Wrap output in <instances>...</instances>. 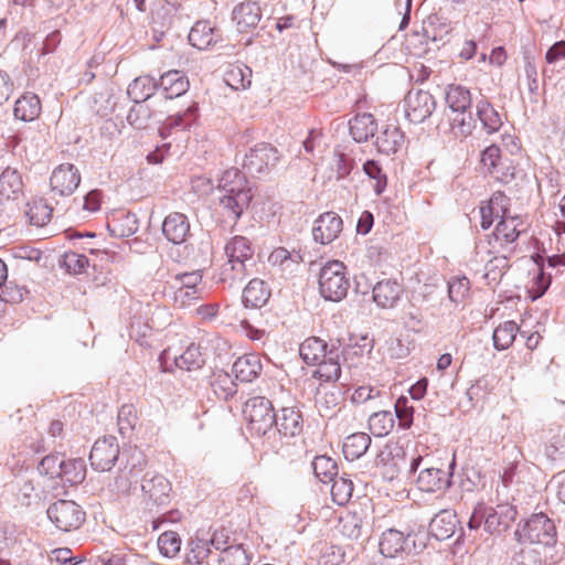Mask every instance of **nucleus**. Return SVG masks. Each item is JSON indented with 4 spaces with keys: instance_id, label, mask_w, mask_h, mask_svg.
I'll return each instance as SVG.
<instances>
[{
    "instance_id": "1",
    "label": "nucleus",
    "mask_w": 565,
    "mask_h": 565,
    "mask_svg": "<svg viewBox=\"0 0 565 565\" xmlns=\"http://www.w3.org/2000/svg\"><path fill=\"white\" fill-rule=\"evenodd\" d=\"M218 186L224 192L221 198L222 207L230 217L237 220L253 199L247 179L238 169L231 168L222 174Z\"/></svg>"
},
{
    "instance_id": "2",
    "label": "nucleus",
    "mask_w": 565,
    "mask_h": 565,
    "mask_svg": "<svg viewBox=\"0 0 565 565\" xmlns=\"http://www.w3.org/2000/svg\"><path fill=\"white\" fill-rule=\"evenodd\" d=\"M226 262L221 266L220 277L223 282L242 281L248 275V267L254 263V248L244 236H234L225 245Z\"/></svg>"
},
{
    "instance_id": "3",
    "label": "nucleus",
    "mask_w": 565,
    "mask_h": 565,
    "mask_svg": "<svg viewBox=\"0 0 565 565\" xmlns=\"http://www.w3.org/2000/svg\"><path fill=\"white\" fill-rule=\"evenodd\" d=\"M525 230L526 226L521 216H503L495 225L493 232L487 235L483 241L477 243L476 254L481 259H484L491 256V254L502 253L515 243Z\"/></svg>"
},
{
    "instance_id": "4",
    "label": "nucleus",
    "mask_w": 565,
    "mask_h": 565,
    "mask_svg": "<svg viewBox=\"0 0 565 565\" xmlns=\"http://www.w3.org/2000/svg\"><path fill=\"white\" fill-rule=\"evenodd\" d=\"M318 282L320 295L326 300H342L350 287L345 265L339 260L328 262L320 270Z\"/></svg>"
},
{
    "instance_id": "5",
    "label": "nucleus",
    "mask_w": 565,
    "mask_h": 565,
    "mask_svg": "<svg viewBox=\"0 0 565 565\" xmlns=\"http://www.w3.org/2000/svg\"><path fill=\"white\" fill-rule=\"evenodd\" d=\"M244 417L250 435L265 436L271 430L276 414L271 402L263 396L249 398L244 406Z\"/></svg>"
},
{
    "instance_id": "6",
    "label": "nucleus",
    "mask_w": 565,
    "mask_h": 565,
    "mask_svg": "<svg viewBox=\"0 0 565 565\" xmlns=\"http://www.w3.org/2000/svg\"><path fill=\"white\" fill-rule=\"evenodd\" d=\"M515 535L521 544L551 546L556 542V527L546 514L536 513L516 530Z\"/></svg>"
},
{
    "instance_id": "7",
    "label": "nucleus",
    "mask_w": 565,
    "mask_h": 565,
    "mask_svg": "<svg viewBox=\"0 0 565 565\" xmlns=\"http://www.w3.org/2000/svg\"><path fill=\"white\" fill-rule=\"evenodd\" d=\"M47 515L60 530L66 532L78 529L85 521V512L70 500L53 503L47 510Z\"/></svg>"
},
{
    "instance_id": "8",
    "label": "nucleus",
    "mask_w": 565,
    "mask_h": 565,
    "mask_svg": "<svg viewBox=\"0 0 565 565\" xmlns=\"http://www.w3.org/2000/svg\"><path fill=\"white\" fill-rule=\"evenodd\" d=\"M480 161L488 172L500 182H509L514 178L515 161L503 156L495 145H491L482 151Z\"/></svg>"
},
{
    "instance_id": "9",
    "label": "nucleus",
    "mask_w": 565,
    "mask_h": 565,
    "mask_svg": "<svg viewBox=\"0 0 565 565\" xmlns=\"http://www.w3.org/2000/svg\"><path fill=\"white\" fill-rule=\"evenodd\" d=\"M434 96L424 89H411L404 98V110L411 122L419 124L427 119L435 110Z\"/></svg>"
},
{
    "instance_id": "10",
    "label": "nucleus",
    "mask_w": 565,
    "mask_h": 565,
    "mask_svg": "<svg viewBox=\"0 0 565 565\" xmlns=\"http://www.w3.org/2000/svg\"><path fill=\"white\" fill-rule=\"evenodd\" d=\"M119 456V445L116 437H104L95 441L90 454V465L95 470L109 471Z\"/></svg>"
},
{
    "instance_id": "11",
    "label": "nucleus",
    "mask_w": 565,
    "mask_h": 565,
    "mask_svg": "<svg viewBox=\"0 0 565 565\" xmlns=\"http://www.w3.org/2000/svg\"><path fill=\"white\" fill-rule=\"evenodd\" d=\"M81 180V173L74 164L62 163L53 170L50 188L55 195L68 196L78 188Z\"/></svg>"
},
{
    "instance_id": "12",
    "label": "nucleus",
    "mask_w": 565,
    "mask_h": 565,
    "mask_svg": "<svg viewBox=\"0 0 565 565\" xmlns=\"http://www.w3.org/2000/svg\"><path fill=\"white\" fill-rule=\"evenodd\" d=\"M414 533L404 534L401 531L390 529L385 531L380 540V552L385 557H396L412 551L411 544L415 546Z\"/></svg>"
},
{
    "instance_id": "13",
    "label": "nucleus",
    "mask_w": 565,
    "mask_h": 565,
    "mask_svg": "<svg viewBox=\"0 0 565 565\" xmlns=\"http://www.w3.org/2000/svg\"><path fill=\"white\" fill-rule=\"evenodd\" d=\"M141 491L143 498L152 504L164 505L171 500L172 486L164 476L156 473L143 478Z\"/></svg>"
},
{
    "instance_id": "14",
    "label": "nucleus",
    "mask_w": 565,
    "mask_h": 565,
    "mask_svg": "<svg viewBox=\"0 0 565 565\" xmlns=\"http://www.w3.org/2000/svg\"><path fill=\"white\" fill-rule=\"evenodd\" d=\"M278 160L277 150L269 143H258L245 156L244 167L252 173H263Z\"/></svg>"
},
{
    "instance_id": "15",
    "label": "nucleus",
    "mask_w": 565,
    "mask_h": 565,
    "mask_svg": "<svg viewBox=\"0 0 565 565\" xmlns=\"http://www.w3.org/2000/svg\"><path fill=\"white\" fill-rule=\"evenodd\" d=\"M232 19L239 33H248L257 28L262 9L257 2L247 0L234 8Z\"/></svg>"
},
{
    "instance_id": "16",
    "label": "nucleus",
    "mask_w": 565,
    "mask_h": 565,
    "mask_svg": "<svg viewBox=\"0 0 565 565\" xmlns=\"http://www.w3.org/2000/svg\"><path fill=\"white\" fill-rule=\"evenodd\" d=\"M341 231V217L333 212H327L317 218L312 228V235L316 242L329 244L339 236Z\"/></svg>"
},
{
    "instance_id": "17",
    "label": "nucleus",
    "mask_w": 565,
    "mask_h": 565,
    "mask_svg": "<svg viewBox=\"0 0 565 565\" xmlns=\"http://www.w3.org/2000/svg\"><path fill=\"white\" fill-rule=\"evenodd\" d=\"M274 424L281 436H298L303 428L302 414L296 406L282 407L276 414Z\"/></svg>"
},
{
    "instance_id": "18",
    "label": "nucleus",
    "mask_w": 565,
    "mask_h": 565,
    "mask_svg": "<svg viewBox=\"0 0 565 565\" xmlns=\"http://www.w3.org/2000/svg\"><path fill=\"white\" fill-rule=\"evenodd\" d=\"M263 371L260 356L255 353H247L236 359L232 372L236 380L249 383L257 379Z\"/></svg>"
},
{
    "instance_id": "19",
    "label": "nucleus",
    "mask_w": 565,
    "mask_h": 565,
    "mask_svg": "<svg viewBox=\"0 0 565 565\" xmlns=\"http://www.w3.org/2000/svg\"><path fill=\"white\" fill-rule=\"evenodd\" d=\"M162 232L173 244H181L190 234L188 217L179 212L170 213L163 221Z\"/></svg>"
},
{
    "instance_id": "20",
    "label": "nucleus",
    "mask_w": 565,
    "mask_h": 565,
    "mask_svg": "<svg viewBox=\"0 0 565 565\" xmlns=\"http://www.w3.org/2000/svg\"><path fill=\"white\" fill-rule=\"evenodd\" d=\"M403 294V286L395 280L384 279L373 288V299L382 308H393Z\"/></svg>"
},
{
    "instance_id": "21",
    "label": "nucleus",
    "mask_w": 565,
    "mask_h": 565,
    "mask_svg": "<svg viewBox=\"0 0 565 565\" xmlns=\"http://www.w3.org/2000/svg\"><path fill=\"white\" fill-rule=\"evenodd\" d=\"M514 515L515 511L508 505H498L497 508L487 507L484 530L490 534L501 533L509 527Z\"/></svg>"
},
{
    "instance_id": "22",
    "label": "nucleus",
    "mask_w": 565,
    "mask_h": 565,
    "mask_svg": "<svg viewBox=\"0 0 565 565\" xmlns=\"http://www.w3.org/2000/svg\"><path fill=\"white\" fill-rule=\"evenodd\" d=\"M23 180L21 174L7 168L0 174V201H15L23 195Z\"/></svg>"
},
{
    "instance_id": "23",
    "label": "nucleus",
    "mask_w": 565,
    "mask_h": 565,
    "mask_svg": "<svg viewBox=\"0 0 565 565\" xmlns=\"http://www.w3.org/2000/svg\"><path fill=\"white\" fill-rule=\"evenodd\" d=\"M416 483L420 491L437 492L445 490L450 484V480L444 470L427 468L419 472Z\"/></svg>"
},
{
    "instance_id": "24",
    "label": "nucleus",
    "mask_w": 565,
    "mask_h": 565,
    "mask_svg": "<svg viewBox=\"0 0 565 565\" xmlns=\"http://www.w3.org/2000/svg\"><path fill=\"white\" fill-rule=\"evenodd\" d=\"M376 130L377 124L372 114H358L350 120V134L358 142L367 141Z\"/></svg>"
},
{
    "instance_id": "25",
    "label": "nucleus",
    "mask_w": 565,
    "mask_h": 565,
    "mask_svg": "<svg viewBox=\"0 0 565 565\" xmlns=\"http://www.w3.org/2000/svg\"><path fill=\"white\" fill-rule=\"evenodd\" d=\"M270 297V290L259 279H252L243 290V303L245 307L260 308Z\"/></svg>"
},
{
    "instance_id": "26",
    "label": "nucleus",
    "mask_w": 565,
    "mask_h": 565,
    "mask_svg": "<svg viewBox=\"0 0 565 565\" xmlns=\"http://www.w3.org/2000/svg\"><path fill=\"white\" fill-rule=\"evenodd\" d=\"M327 350L326 341L318 337H310L300 344L299 354L307 364L315 365L327 358Z\"/></svg>"
},
{
    "instance_id": "27",
    "label": "nucleus",
    "mask_w": 565,
    "mask_h": 565,
    "mask_svg": "<svg viewBox=\"0 0 565 565\" xmlns=\"http://www.w3.org/2000/svg\"><path fill=\"white\" fill-rule=\"evenodd\" d=\"M17 119L22 121H32L41 114V102L35 94L22 95L14 105L13 109Z\"/></svg>"
},
{
    "instance_id": "28",
    "label": "nucleus",
    "mask_w": 565,
    "mask_h": 565,
    "mask_svg": "<svg viewBox=\"0 0 565 565\" xmlns=\"http://www.w3.org/2000/svg\"><path fill=\"white\" fill-rule=\"evenodd\" d=\"M160 86L167 98L179 97L189 88L188 78L179 71H169L160 78Z\"/></svg>"
},
{
    "instance_id": "29",
    "label": "nucleus",
    "mask_w": 565,
    "mask_h": 565,
    "mask_svg": "<svg viewBox=\"0 0 565 565\" xmlns=\"http://www.w3.org/2000/svg\"><path fill=\"white\" fill-rule=\"evenodd\" d=\"M224 81L235 90L246 89L252 84V70L244 64H231L225 71Z\"/></svg>"
},
{
    "instance_id": "30",
    "label": "nucleus",
    "mask_w": 565,
    "mask_h": 565,
    "mask_svg": "<svg viewBox=\"0 0 565 565\" xmlns=\"http://www.w3.org/2000/svg\"><path fill=\"white\" fill-rule=\"evenodd\" d=\"M445 100L452 113L470 110L471 108L470 90L461 85H448L446 88Z\"/></svg>"
},
{
    "instance_id": "31",
    "label": "nucleus",
    "mask_w": 565,
    "mask_h": 565,
    "mask_svg": "<svg viewBox=\"0 0 565 565\" xmlns=\"http://www.w3.org/2000/svg\"><path fill=\"white\" fill-rule=\"evenodd\" d=\"M371 445V438L365 433H355L348 436L343 443L342 451L348 460L362 457Z\"/></svg>"
},
{
    "instance_id": "32",
    "label": "nucleus",
    "mask_w": 565,
    "mask_h": 565,
    "mask_svg": "<svg viewBox=\"0 0 565 565\" xmlns=\"http://www.w3.org/2000/svg\"><path fill=\"white\" fill-rule=\"evenodd\" d=\"M189 42L199 50H205L215 42L214 29L209 21H198L189 33Z\"/></svg>"
},
{
    "instance_id": "33",
    "label": "nucleus",
    "mask_w": 565,
    "mask_h": 565,
    "mask_svg": "<svg viewBox=\"0 0 565 565\" xmlns=\"http://www.w3.org/2000/svg\"><path fill=\"white\" fill-rule=\"evenodd\" d=\"M210 385L220 399L227 401L236 393L235 382L224 370H216L212 373Z\"/></svg>"
},
{
    "instance_id": "34",
    "label": "nucleus",
    "mask_w": 565,
    "mask_h": 565,
    "mask_svg": "<svg viewBox=\"0 0 565 565\" xmlns=\"http://www.w3.org/2000/svg\"><path fill=\"white\" fill-rule=\"evenodd\" d=\"M172 358L175 365L185 371L199 370L204 364L201 347L194 342H191L179 356L173 355Z\"/></svg>"
},
{
    "instance_id": "35",
    "label": "nucleus",
    "mask_w": 565,
    "mask_h": 565,
    "mask_svg": "<svg viewBox=\"0 0 565 565\" xmlns=\"http://www.w3.org/2000/svg\"><path fill=\"white\" fill-rule=\"evenodd\" d=\"M156 82L152 77L143 75L135 78L129 84L127 93L135 103H145L153 95Z\"/></svg>"
},
{
    "instance_id": "36",
    "label": "nucleus",
    "mask_w": 565,
    "mask_h": 565,
    "mask_svg": "<svg viewBox=\"0 0 565 565\" xmlns=\"http://www.w3.org/2000/svg\"><path fill=\"white\" fill-rule=\"evenodd\" d=\"M363 519L358 511L347 510L339 516L338 529L349 539H358L362 533Z\"/></svg>"
},
{
    "instance_id": "37",
    "label": "nucleus",
    "mask_w": 565,
    "mask_h": 565,
    "mask_svg": "<svg viewBox=\"0 0 565 565\" xmlns=\"http://www.w3.org/2000/svg\"><path fill=\"white\" fill-rule=\"evenodd\" d=\"M86 465L83 459L64 460L60 478L64 484H79L85 480Z\"/></svg>"
},
{
    "instance_id": "38",
    "label": "nucleus",
    "mask_w": 565,
    "mask_h": 565,
    "mask_svg": "<svg viewBox=\"0 0 565 565\" xmlns=\"http://www.w3.org/2000/svg\"><path fill=\"white\" fill-rule=\"evenodd\" d=\"M519 332V326L514 321H504L500 323L493 331V345L497 350L509 349Z\"/></svg>"
},
{
    "instance_id": "39",
    "label": "nucleus",
    "mask_w": 565,
    "mask_h": 565,
    "mask_svg": "<svg viewBox=\"0 0 565 565\" xmlns=\"http://www.w3.org/2000/svg\"><path fill=\"white\" fill-rule=\"evenodd\" d=\"M477 115L488 134H493L500 129L502 125L501 117L490 103L480 100L477 105Z\"/></svg>"
},
{
    "instance_id": "40",
    "label": "nucleus",
    "mask_w": 565,
    "mask_h": 565,
    "mask_svg": "<svg viewBox=\"0 0 565 565\" xmlns=\"http://www.w3.org/2000/svg\"><path fill=\"white\" fill-rule=\"evenodd\" d=\"M403 143V134L397 127H387L376 140L379 150L383 153H395Z\"/></svg>"
},
{
    "instance_id": "41",
    "label": "nucleus",
    "mask_w": 565,
    "mask_h": 565,
    "mask_svg": "<svg viewBox=\"0 0 565 565\" xmlns=\"http://www.w3.org/2000/svg\"><path fill=\"white\" fill-rule=\"evenodd\" d=\"M316 365L317 370L313 373V377L318 379L320 382L334 383L340 379L341 366L337 359L327 356Z\"/></svg>"
},
{
    "instance_id": "42",
    "label": "nucleus",
    "mask_w": 565,
    "mask_h": 565,
    "mask_svg": "<svg viewBox=\"0 0 565 565\" xmlns=\"http://www.w3.org/2000/svg\"><path fill=\"white\" fill-rule=\"evenodd\" d=\"M394 423V416L391 412H376L369 418V429L374 436L383 437L391 433Z\"/></svg>"
},
{
    "instance_id": "43",
    "label": "nucleus",
    "mask_w": 565,
    "mask_h": 565,
    "mask_svg": "<svg viewBox=\"0 0 565 565\" xmlns=\"http://www.w3.org/2000/svg\"><path fill=\"white\" fill-rule=\"evenodd\" d=\"M450 118V129L456 137L466 138L472 134L475 119L470 110L454 111Z\"/></svg>"
},
{
    "instance_id": "44",
    "label": "nucleus",
    "mask_w": 565,
    "mask_h": 565,
    "mask_svg": "<svg viewBox=\"0 0 565 565\" xmlns=\"http://www.w3.org/2000/svg\"><path fill=\"white\" fill-rule=\"evenodd\" d=\"M53 209L42 199L33 200L28 205L26 215L30 223L35 226H44L52 217Z\"/></svg>"
},
{
    "instance_id": "45",
    "label": "nucleus",
    "mask_w": 565,
    "mask_h": 565,
    "mask_svg": "<svg viewBox=\"0 0 565 565\" xmlns=\"http://www.w3.org/2000/svg\"><path fill=\"white\" fill-rule=\"evenodd\" d=\"M312 468L316 477L321 482H330L338 475V466L335 461L328 456H317L312 461Z\"/></svg>"
},
{
    "instance_id": "46",
    "label": "nucleus",
    "mask_w": 565,
    "mask_h": 565,
    "mask_svg": "<svg viewBox=\"0 0 565 565\" xmlns=\"http://www.w3.org/2000/svg\"><path fill=\"white\" fill-rule=\"evenodd\" d=\"M157 545L162 556L173 558L180 553L181 537L174 531H166L159 535Z\"/></svg>"
},
{
    "instance_id": "47",
    "label": "nucleus",
    "mask_w": 565,
    "mask_h": 565,
    "mask_svg": "<svg viewBox=\"0 0 565 565\" xmlns=\"http://www.w3.org/2000/svg\"><path fill=\"white\" fill-rule=\"evenodd\" d=\"M210 547L206 540L194 539L190 542V550L185 556L188 565H209Z\"/></svg>"
},
{
    "instance_id": "48",
    "label": "nucleus",
    "mask_w": 565,
    "mask_h": 565,
    "mask_svg": "<svg viewBox=\"0 0 565 565\" xmlns=\"http://www.w3.org/2000/svg\"><path fill=\"white\" fill-rule=\"evenodd\" d=\"M492 255V258H490L486 264L484 277L490 281H498L507 273L509 268V259L507 255L501 253Z\"/></svg>"
},
{
    "instance_id": "49",
    "label": "nucleus",
    "mask_w": 565,
    "mask_h": 565,
    "mask_svg": "<svg viewBox=\"0 0 565 565\" xmlns=\"http://www.w3.org/2000/svg\"><path fill=\"white\" fill-rule=\"evenodd\" d=\"M331 481V497L333 502L339 505L348 503L353 493L352 481L343 477L334 478Z\"/></svg>"
},
{
    "instance_id": "50",
    "label": "nucleus",
    "mask_w": 565,
    "mask_h": 565,
    "mask_svg": "<svg viewBox=\"0 0 565 565\" xmlns=\"http://www.w3.org/2000/svg\"><path fill=\"white\" fill-rule=\"evenodd\" d=\"M249 557L241 545H232L221 552L218 565H248Z\"/></svg>"
},
{
    "instance_id": "51",
    "label": "nucleus",
    "mask_w": 565,
    "mask_h": 565,
    "mask_svg": "<svg viewBox=\"0 0 565 565\" xmlns=\"http://www.w3.org/2000/svg\"><path fill=\"white\" fill-rule=\"evenodd\" d=\"M26 294L28 290L25 286L20 285L14 280L6 282L3 286L0 285V300L6 303H20Z\"/></svg>"
},
{
    "instance_id": "52",
    "label": "nucleus",
    "mask_w": 565,
    "mask_h": 565,
    "mask_svg": "<svg viewBox=\"0 0 565 565\" xmlns=\"http://www.w3.org/2000/svg\"><path fill=\"white\" fill-rule=\"evenodd\" d=\"M152 113L148 105L143 103H136V105L129 110L127 116L128 122L137 128L145 129L149 126Z\"/></svg>"
},
{
    "instance_id": "53",
    "label": "nucleus",
    "mask_w": 565,
    "mask_h": 565,
    "mask_svg": "<svg viewBox=\"0 0 565 565\" xmlns=\"http://www.w3.org/2000/svg\"><path fill=\"white\" fill-rule=\"evenodd\" d=\"M139 424L138 409L134 404H124L118 412V426L120 431L135 430Z\"/></svg>"
},
{
    "instance_id": "54",
    "label": "nucleus",
    "mask_w": 565,
    "mask_h": 565,
    "mask_svg": "<svg viewBox=\"0 0 565 565\" xmlns=\"http://www.w3.org/2000/svg\"><path fill=\"white\" fill-rule=\"evenodd\" d=\"M196 111L198 107L195 105H191L182 114L170 116L164 122V129L189 128L195 121Z\"/></svg>"
},
{
    "instance_id": "55",
    "label": "nucleus",
    "mask_w": 565,
    "mask_h": 565,
    "mask_svg": "<svg viewBox=\"0 0 565 565\" xmlns=\"http://www.w3.org/2000/svg\"><path fill=\"white\" fill-rule=\"evenodd\" d=\"M552 281L551 275H546L543 268L537 264L536 274L532 280L531 286L529 287V297L532 300H536L542 297L545 291L548 289Z\"/></svg>"
},
{
    "instance_id": "56",
    "label": "nucleus",
    "mask_w": 565,
    "mask_h": 565,
    "mask_svg": "<svg viewBox=\"0 0 565 565\" xmlns=\"http://www.w3.org/2000/svg\"><path fill=\"white\" fill-rule=\"evenodd\" d=\"M363 171L375 181L374 190L376 194H381L387 185V178L379 162L375 160L366 161L363 164Z\"/></svg>"
},
{
    "instance_id": "57",
    "label": "nucleus",
    "mask_w": 565,
    "mask_h": 565,
    "mask_svg": "<svg viewBox=\"0 0 565 565\" xmlns=\"http://www.w3.org/2000/svg\"><path fill=\"white\" fill-rule=\"evenodd\" d=\"M470 281L467 277H455L448 284V295L454 302H462L469 295Z\"/></svg>"
},
{
    "instance_id": "58",
    "label": "nucleus",
    "mask_w": 565,
    "mask_h": 565,
    "mask_svg": "<svg viewBox=\"0 0 565 565\" xmlns=\"http://www.w3.org/2000/svg\"><path fill=\"white\" fill-rule=\"evenodd\" d=\"M395 413L402 428L408 429L413 424V406L408 405L406 397H399L395 403Z\"/></svg>"
},
{
    "instance_id": "59",
    "label": "nucleus",
    "mask_w": 565,
    "mask_h": 565,
    "mask_svg": "<svg viewBox=\"0 0 565 565\" xmlns=\"http://www.w3.org/2000/svg\"><path fill=\"white\" fill-rule=\"evenodd\" d=\"M64 460H61L55 455H49L44 457L40 465H39V471L43 475L50 476V477H58L61 475V470L63 468Z\"/></svg>"
},
{
    "instance_id": "60",
    "label": "nucleus",
    "mask_w": 565,
    "mask_h": 565,
    "mask_svg": "<svg viewBox=\"0 0 565 565\" xmlns=\"http://www.w3.org/2000/svg\"><path fill=\"white\" fill-rule=\"evenodd\" d=\"M103 192L98 189L89 191L83 200V210L88 213H95L100 210L103 203Z\"/></svg>"
},
{
    "instance_id": "61",
    "label": "nucleus",
    "mask_w": 565,
    "mask_h": 565,
    "mask_svg": "<svg viewBox=\"0 0 565 565\" xmlns=\"http://www.w3.org/2000/svg\"><path fill=\"white\" fill-rule=\"evenodd\" d=\"M488 201L494 207V211L501 215V218L503 216H512L509 213L510 199L503 192H494Z\"/></svg>"
},
{
    "instance_id": "62",
    "label": "nucleus",
    "mask_w": 565,
    "mask_h": 565,
    "mask_svg": "<svg viewBox=\"0 0 565 565\" xmlns=\"http://www.w3.org/2000/svg\"><path fill=\"white\" fill-rule=\"evenodd\" d=\"M480 216H481V227L483 230H488L494 222L495 217H501V215L494 211V207L489 203V201L481 202L479 206Z\"/></svg>"
},
{
    "instance_id": "63",
    "label": "nucleus",
    "mask_w": 565,
    "mask_h": 565,
    "mask_svg": "<svg viewBox=\"0 0 565 565\" xmlns=\"http://www.w3.org/2000/svg\"><path fill=\"white\" fill-rule=\"evenodd\" d=\"M316 404L320 409L330 411L338 405V396L334 392L328 393L319 388L316 393Z\"/></svg>"
},
{
    "instance_id": "64",
    "label": "nucleus",
    "mask_w": 565,
    "mask_h": 565,
    "mask_svg": "<svg viewBox=\"0 0 565 565\" xmlns=\"http://www.w3.org/2000/svg\"><path fill=\"white\" fill-rule=\"evenodd\" d=\"M70 548H55L51 552L50 562L56 565H75Z\"/></svg>"
}]
</instances>
